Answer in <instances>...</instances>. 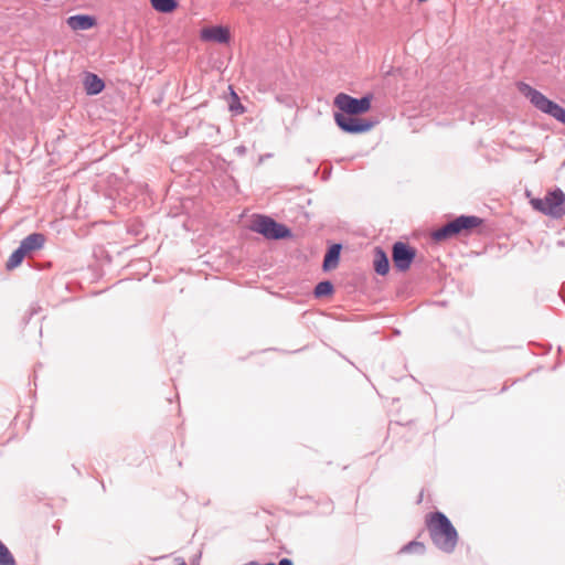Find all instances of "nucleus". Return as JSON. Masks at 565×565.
<instances>
[{"instance_id": "nucleus-1", "label": "nucleus", "mask_w": 565, "mask_h": 565, "mask_svg": "<svg viewBox=\"0 0 565 565\" xmlns=\"http://www.w3.org/2000/svg\"><path fill=\"white\" fill-rule=\"evenodd\" d=\"M426 527L434 545L445 552L452 553L458 543V532L448 516L435 511L426 515Z\"/></svg>"}, {"instance_id": "nucleus-2", "label": "nucleus", "mask_w": 565, "mask_h": 565, "mask_svg": "<svg viewBox=\"0 0 565 565\" xmlns=\"http://www.w3.org/2000/svg\"><path fill=\"white\" fill-rule=\"evenodd\" d=\"M519 90L530 100V103L540 111L551 116L555 120L565 125V108L547 98L540 90L529 84L520 83Z\"/></svg>"}, {"instance_id": "nucleus-3", "label": "nucleus", "mask_w": 565, "mask_h": 565, "mask_svg": "<svg viewBox=\"0 0 565 565\" xmlns=\"http://www.w3.org/2000/svg\"><path fill=\"white\" fill-rule=\"evenodd\" d=\"M531 204L534 210L553 218L565 215V193L558 188L547 192L544 199H533Z\"/></svg>"}, {"instance_id": "nucleus-4", "label": "nucleus", "mask_w": 565, "mask_h": 565, "mask_svg": "<svg viewBox=\"0 0 565 565\" xmlns=\"http://www.w3.org/2000/svg\"><path fill=\"white\" fill-rule=\"evenodd\" d=\"M250 230L268 239H284L291 236V231L286 225L265 215H257L252 222Z\"/></svg>"}, {"instance_id": "nucleus-5", "label": "nucleus", "mask_w": 565, "mask_h": 565, "mask_svg": "<svg viewBox=\"0 0 565 565\" xmlns=\"http://www.w3.org/2000/svg\"><path fill=\"white\" fill-rule=\"evenodd\" d=\"M372 95H364L361 98L352 97L345 93H339L333 100L339 113L347 115H362L371 108Z\"/></svg>"}, {"instance_id": "nucleus-6", "label": "nucleus", "mask_w": 565, "mask_h": 565, "mask_svg": "<svg viewBox=\"0 0 565 565\" xmlns=\"http://www.w3.org/2000/svg\"><path fill=\"white\" fill-rule=\"evenodd\" d=\"M334 121L337 126L347 134L359 135L367 132L374 126L373 121L359 118L354 115L334 113Z\"/></svg>"}, {"instance_id": "nucleus-7", "label": "nucleus", "mask_w": 565, "mask_h": 565, "mask_svg": "<svg viewBox=\"0 0 565 565\" xmlns=\"http://www.w3.org/2000/svg\"><path fill=\"white\" fill-rule=\"evenodd\" d=\"M416 257L415 248L403 242H396L392 247V259L394 266L399 271L409 269L412 263Z\"/></svg>"}, {"instance_id": "nucleus-8", "label": "nucleus", "mask_w": 565, "mask_h": 565, "mask_svg": "<svg viewBox=\"0 0 565 565\" xmlns=\"http://www.w3.org/2000/svg\"><path fill=\"white\" fill-rule=\"evenodd\" d=\"M201 39L203 41L226 44L231 40L228 28L222 25H214L201 30Z\"/></svg>"}, {"instance_id": "nucleus-9", "label": "nucleus", "mask_w": 565, "mask_h": 565, "mask_svg": "<svg viewBox=\"0 0 565 565\" xmlns=\"http://www.w3.org/2000/svg\"><path fill=\"white\" fill-rule=\"evenodd\" d=\"M45 235L42 233H32L24 237L19 247L25 252V255L31 254L32 252L41 249L45 244Z\"/></svg>"}, {"instance_id": "nucleus-10", "label": "nucleus", "mask_w": 565, "mask_h": 565, "mask_svg": "<svg viewBox=\"0 0 565 565\" xmlns=\"http://www.w3.org/2000/svg\"><path fill=\"white\" fill-rule=\"evenodd\" d=\"M97 23L95 17L88 14H76L67 18V25L74 30H89Z\"/></svg>"}, {"instance_id": "nucleus-11", "label": "nucleus", "mask_w": 565, "mask_h": 565, "mask_svg": "<svg viewBox=\"0 0 565 565\" xmlns=\"http://www.w3.org/2000/svg\"><path fill=\"white\" fill-rule=\"evenodd\" d=\"M459 234L469 233L471 230L480 226L483 220L475 215H460L455 218Z\"/></svg>"}, {"instance_id": "nucleus-12", "label": "nucleus", "mask_w": 565, "mask_h": 565, "mask_svg": "<svg viewBox=\"0 0 565 565\" xmlns=\"http://www.w3.org/2000/svg\"><path fill=\"white\" fill-rule=\"evenodd\" d=\"M342 245L339 243L332 244L324 254L322 268L323 270H330L338 266L340 260Z\"/></svg>"}, {"instance_id": "nucleus-13", "label": "nucleus", "mask_w": 565, "mask_h": 565, "mask_svg": "<svg viewBox=\"0 0 565 565\" xmlns=\"http://www.w3.org/2000/svg\"><path fill=\"white\" fill-rule=\"evenodd\" d=\"M373 266L375 273L381 276H385L390 270V260L382 247H375L374 249Z\"/></svg>"}, {"instance_id": "nucleus-14", "label": "nucleus", "mask_w": 565, "mask_h": 565, "mask_svg": "<svg viewBox=\"0 0 565 565\" xmlns=\"http://www.w3.org/2000/svg\"><path fill=\"white\" fill-rule=\"evenodd\" d=\"M459 235L457 231V225L455 223V220L448 222L447 224L443 225L441 227L435 230L431 233V238L435 242H443L449 238H452L455 236Z\"/></svg>"}, {"instance_id": "nucleus-15", "label": "nucleus", "mask_w": 565, "mask_h": 565, "mask_svg": "<svg viewBox=\"0 0 565 565\" xmlns=\"http://www.w3.org/2000/svg\"><path fill=\"white\" fill-rule=\"evenodd\" d=\"M84 88L87 95H97L105 88V83L96 74L87 73L84 79Z\"/></svg>"}, {"instance_id": "nucleus-16", "label": "nucleus", "mask_w": 565, "mask_h": 565, "mask_svg": "<svg viewBox=\"0 0 565 565\" xmlns=\"http://www.w3.org/2000/svg\"><path fill=\"white\" fill-rule=\"evenodd\" d=\"M150 3L156 11L161 13H171L179 6L177 0H150Z\"/></svg>"}, {"instance_id": "nucleus-17", "label": "nucleus", "mask_w": 565, "mask_h": 565, "mask_svg": "<svg viewBox=\"0 0 565 565\" xmlns=\"http://www.w3.org/2000/svg\"><path fill=\"white\" fill-rule=\"evenodd\" d=\"M334 291L333 284L330 280H322L318 282L313 289V295L317 298L331 296Z\"/></svg>"}, {"instance_id": "nucleus-18", "label": "nucleus", "mask_w": 565, "mask_h": 565, "mask_svg": "<svg viewBox=\"0 0 565 565\" xmlns=\"http://www.w3.org/2000/svg\"><path fill=\"white\" fill-rule=\"evenodd\" d=\"M25 252H23L22 248L18 247L9 257L7 264H6V268L8 270H11V269H14L17 268L19 265H21V263L23 262V259L25 258Z\"/></svg>"}, {"instance_id": "nucleus-19", "label": "nucleus", "mask_w": 565, "mask_h": 565, "mask_svg": "<svg viewBox=\"0 0 565 565\" xmlns=\"http://www.w3.org/2000/svg\"><path fill=\"white\" fill-rule=\"evenodd\" d=\"M0 565H17L9 548L0 541Z\"/></svg>"}, {"instance_id": "nucleus-20", "label": "nucleus", "mask_w": 565, "mask_h": 565, "mask_svg": "<svg viewBox=\"0 0 565 565\" xmlns=\"http://www.w3.org/2000/svg\"><path fill=\"white\" fill-rule=\"evenodd\" d=\"M402 551L408 553L423 554L425 552V545L422 542L412 541L408 544H406Z\"/></svg>"}, {"instance_id": "nucleus-21", "label": "nucleus", "mask_w": 565, "mask_h": 565, "mask_svg": "<svg viewBox=\"0 0 565 565\" xmlns=\"http://www.w3.org/2000/svg\"><path fill=\"white\" fill-rule=\"evenodd\" d=\"M235 152L238 156H244L246 153V147L245 146H238L235 148Z\"/></svg>"}, {"instance_id": "nucleus-22", "label": "nucleus", "mask_w": 565, "mask_h": 565, "mask_svg": "<svg viewBox=\"0 0 565 565\" xmlns=\"http://www.w3.org/2000/svg\"><path fill=\"white\" fill-rule=\"evenodd\" d=\"M177 565H188L184 561H181L180 563H178Z\"/></svg>"}]
</instances>
